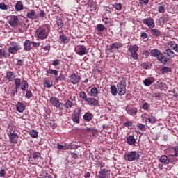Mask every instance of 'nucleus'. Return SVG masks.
Here are the masks:
<instances>
[{"label":"nucleus","instance_id":"nucleus-46","mask_svg":"<svg viewBox=\"0 0 178 178\" xmlns=\"http://www.w3.org/2000/svg\"><path fill=\"white\" fill-rule=\"evenodd\" d=\"M113 8L116 9V10H122V3H115L114 4H113Z\"/></svg>","mask_w":178,"mask_h":178},{"label":"nucleus","instance_id":"nucleus-33","mask_svg":"<svg viewBox=\"0 0 178 178\" xmlns=\"http://www.w3.org/2000/svg\"><path fill=\"white\" fill-rule=\"evenodd\" d=\"M99 176L102 178H106L108 176V170L106 169L103 168L99 172Z\"/></svg>","mask_w":178,"mask_h":178},{"label":"nucleus","instance_id":"nucleus-16","mask_svg":"<svg viewBox=\"0 0 178 178\" xmlns=\"http://www.w3.org/2000/svg\"><path fill=\"white\" fill-rule=\"evenodd\" d=\"M168 48L173 49L177 54H178V44L175 41H170L168 42Z\"/></svg>","mask_w":178,"mask_h":178},{"label":"nucleus","instance_id":"nucleus-11","mask_svg":"<svg viewBox=\"0 0 178 178\" xmlns=\"http://www.w3.org/2000/svg\"><path fill=\"white\" fill-rule=\"evenodd\" d=\"M5 78L6 80H8V81H14V80L16 79V74L12 71H8Z\"/></svg>","mask_w":178,"mask_h":178},{"label":"nucleus","instance_id":"nucleus-1","mask_svg":"<svg viewBox=\"0 0 178 178\" xmlns=\"http://www.w3.org/2000/svg\"><path fill=\"white\" fill-rule=\"evenodd\" d=\"M38 40H47L49 34V31L45 26H40L35 31Z\"/></svg>","mask_w":178,"mask_h":178},{"label":"nucleus","instance_id":"nucleus-8","mask_svg":"<svg viewBox=\"0 0 178 178\" xmlns=\"http://www.w3.org/2000/svg\"><path fill=\"white\" fill-rule=\"evenodd\" d=\"M81 115V109L78 108L72 115V119L74 123H80V115Z\"/></svg>","mask_w":178,"mask_h":178},{"label":"nucleus","instance_id":"nucleus-28","mask_svg":"<svg viewBox=\"0 0 178 178\" xmlns=\"http://www.w3.org/2000/svg\"><path fill=\"white\" fill-rule=\"evenodd\" d=\"M57 149L60 151L66 150V149H72V146L70 145H62L59 143L57 144Z\"/></svg>","mask_w":178,"mask_h":178},{"label":"nucleus","instance_id":"nucleus-24","mask_svg":"<svg viewBox=\"0 0 178 178\" xmlns=\"http://www.w3.org/2000/svg\"><path fill=\"white\" fill-rule=\"evenodd\" d=\"M127 143L129 145H134L136 144V138L133 136H129L127 138Z\"/></svg>","mask_w":178,"mask_h":178},{"label":"nucleus","instance_id":"nucleus-62","mask_svg":"<svg viewBox=\"0 0 178 178\" xmlns=\"http://www.w3.org/2000/svg\"><path fill=\"white\" fill-rule=\"evenodd\" d=\"M113 12V9L110 7H106V13H112Z\"/></svg>","mask_w":178,"mask_h":178},{"label":"nucleus","instance_id":"nucleus-36","mask_svg":"<svg viewBox=\"0 0 178 178\" xmlns=\"http://www.w3.org/2000/svg\"><path fill=\"white\" fill-rule=\"evenodd\" d=\"M63 109H65V107L66 109H70L72 106H73V102L70 100H67L65 104H63Z\"/></svg>","mask_w":178,"mask_h":178},{"label":"nucleus","instance_id":"nucleus-61","mask_svg":"<svg viewBox=\"0 0 178 178\" xmlns=\"http://www.w3.org/2000/svg\"><path fill=\"white\" fill-rule=\"evenodd\" d=\"M17 65L18 66L19 69L23 66V60H18L17 63Z\"/></svg>","mask_w":178,"mask_h":178},{"label":"nucleus","instance_id":"nucleus-37","mask_svg":"<svg viewBox=\"0 0 178 178\" xmlns=\"http://www.w3.org/2000/svg\"><path fill=\"white\" fill-rule=\"evenodd\" d=\"M44 86L47 88H51L52 86V83H51V81L48 79V78H45L44 80Z\"/></svg>","mask_w":178,"mask_h":178},{"label":"nucleus","instance_id":"nucleus-30","mask_svg":"<svg viewBox=\"0 0 178 178\" xmlns=\"http://www.w3.org/2000/svg\"><path fill=\"white\" fill-rule=\"evenodd\" d=\"M15 8L17 12H20V10H23V2L17 1Z\"/></svg>","mask_w":178,"mask_h":178},{"label":"nucleus","instance_id":"nucleus-25","mask_svg":"<svg viewBox=\"0 0 178 178\" xmlns=\"http://www.w3.org/2000/svg\"><path fill=\"white\" fill-rule=\"evenodd\" d=\"M56 23L58 29H60V30L63 29V21L62 20V18L60 17H57Z\"/></svg>","mask_w":178,"mask_h":178},{"label":"nucleus","instance_id":"nucleus-6","mask_svg":"<svg viewBox=\"0 0 178 178\" xmlns=\"http://www.w3.org/2000/svg\"><path fill=\"white\" fill-rule=\"evenodd\" d=\"M19 17L16 15H10L8 16V24H10V27H16L19 26Z\"/></svg>","mask_w":178,"mask_h":178},{"label":"nucleus","instance_id":"nucleus-9","mask_svg":"<svg viewBox=\"0 0 178 178\" xmlns=\"http://www.w3.org/2000/svg\"><path fill=\"white\" fill-rule=\"evenodd\" d=\"M8 136L10 138V142L13 144H16L17 143V141L19 140V135H17V134L10 131H8Z\"/></svg>","mask_w":178,"mask_h":178},{"label":"nucleus","instance_id":"nucleus-20","mask_svg":"<svg viewBox=\"0 0 178 178\" xmlns=\"http://www.w3.org/2000/svg\"><path fill=\"white\" fill-rule=\"evenodd\" d=\"M160 162L163 165H169L170 163V159L168 158V156L163 155L160 157Z\"/></svg>","mask_w":178,"mask_h":178},{"label":"nucleus","instance_id":"nucleus-2","mask_svg":"<svg viewBox=\"0 0 178 178\" xmlns=\"http://www.w3.org/2000/svg\"><path fill=\"white\" fill-rule=\"evenodd\" d=\"M124 159L129 162H133V161L140 159V154L136 151L129 152L124 156Z\"/></svg>","mask_w":178,"mask_h":178},{"label":"nucleus","instance_id":"nucleus-27","mask_svg":"<svg viewBox=\"0 0 178 178\" xmlns=\"http://www.w3.org/2000/svg\"><path fill=\"white\" fill-rule=\"evenodd\" d=\"M14 83H15V88L16 90H19L20 88V86H22V80L20 78H15L14 79Z\"/></svg>","mask_w":178,"mask_h":178},{"label":"nucleus","instance_id":"nucleus-18","mask_svg":"<svg viewBox=\"0 0 178 178\" xmlns=\"http://www.w3.org/2000/svg\"><path fill=\"white\" fill-rule=\"evenodd\" d=\"M86 102H88L89 105H92L93 106H97V105H98L99 104L97 99L94 97H88V99H86Z\"/></svg>","mask_w":178,"mask_h":178},{"label":"nucleus","instance_id":"nucleus-55","mask_svg":"<svg viewBox=\"0 0 178 178\" xmlns=\"http://www.w3.org/2000/svg\"><path fill=\"white\" fill-rule=\"evenodd\" d=\"M140 38H142V40H147V38H148V34L145 32H143L140 35Z\"/></svg>","mask_w":178,"mask_h":178},{"label":"nucleus","instance_id":"nucleus-5","mask_svg":"<svg viewBox=\"0 0 178 178\" xmlns=\"http://www.w3.org/2000/svg\"><path fill=\"white\" fill-rule=\"evenodd\" d=\"M117 90L119 95H124V94H126V81H120L117 84Z\"/></svg>","mask_w":178,"mask_h":178},{"label":"nucleus","instance_id":"nucleus-51","mask_svg":"<svg viewBox=\"0 0 178 178\" xmlns=\"http://www.w3.org/2000/svg\"><path fill=\"white\" fill-rule=\"evenodd\" d=\"M26 93L25 95V97L27 98V99H30V98H31V97H33V92H31V90H26Z\"/></svg>","mask_w":178,"mask_h":178},{"label":"nucleus","instance_id":"nucleus-57","mask_svg":"<svg viewBox=\"0 0 178 178\" xmlns=\"http://www.w3.org/2000/svg\"><path fill=\"white\" fill-rule=\"evenodd\" d=\"M6 176V171L4 169L0 170V177H5Z\"/></svg>","mask_w":178,"mask_h":178},{"label":"nucleus","instance_id":"nucleus-50","mask_svg":"<svg viewBox=\"0 0 178 178\" xmlns=\"http://www.w3.org/2000/svg\"><path fill=\"white\" fill-rule=\"evenodd\" d=\"M97 31H100L101 33H102V31H104V30H105V26H104V24H97Z\"/></svg>","mask_w":178,"mask_h":178},{"label":"nucleus","instance_id":"nucleus-53","mask_svg":"<svg viewBox=\"0 0 178 178\" xmlns=\"http://www.w3.org/2000/svg\"><path fill=\"white\" fill-rule=\"evenodd\" d=\"M174 151H175V154H171V156L175 157V156H177L178 157V146H175L174 147Z\"/></svg>","mask_w":178,"mask_h":178},{"label":"nucleus","instance_id":"nucleus-23","mask_svg":"<svg viewBox=\"0 0 178 178\" xmlns=\"http://www.w3.org/2000/svg\"><path fill=\"white\" fill-rule=\"evenodd\" d=\"M156 58L158 60H159L160 62H163V63H166L168 62V58H166V57H165V55L161 53V51Z\"/></svg>","mask_w":178,"mask_h":178},{"label":"nucleus","instance_id":"nucleus-12","mask_svg":"<svg viewBox=\"0 0 178 178\" xmlns=\"http://www.w3.org/2000/svg\"><path fill=\"white\" fill-rule=\"evenodd\" d=\"M80 80H81L80 76L76 75L75 73L72 74L70 76V83H72V84H77L80 81Z\"/></svg>","mask_w":178,"mask_h":178},{"label":"nucleus","instance_id":"nucleus-48","mask_svg":"<svg viewBox=\"0 0 178 178\" xmlns=\"http://www.w3.org/2000/svg\"><path fill=\"white\" fill-rule=\"evenodd\" d=\"M168 20H169V17H168V15H165L164 17H161L159 19L160 23H166V22H168Z\"/></svg>","mask_w":178,"mask_h":178},{"label":"nucleus","instance_id":"nucleus-4","mask_svg":"<svg viewBox=\"0 0 178 178\" xmlns=\"http://www.w3.org/2000/svg\"><path fill=\"white\" fill-rule=\"evenodd\" d=\"M49 102L54 106L55 108H57V109H60V111H63V104L58 99V98L55 97H51L49 99Z\"/></svg>","mask_w":178,"mask_h":178},{"label":"nucleus","instance_id":"nucleus-19","mask_svg":"<svg viewBox=\"0 0 178 178\" xmlns=\"http://www.w3.org/2000/svg\"><path fill=\"white\" fill-rule=\"evenodd\" d=\"M149 31L153 37L158 38V37H160L161 35V31L156 28L155 29L152 28L149 30Z\"/></svg>","mask_w":178,"mask_h":178},{"label":"nucleus","instance_id":"nucleus-47","mask_svg":"<svg viewBox=\"0 0 178 178\" xmlns=\"http://www.w3.org/2000/svg\"><path fill=\"white\" fill-rule=\"evenodd\" d=\"M171 72L170 67H163L161 70V72L163 74V73H169Z\"/></svg>","mask_w":178,"mask_h":178},{"label":"nucleus","instance_id":"nucleus-63","mask_svg":"<svg viewBox=\"0 0 178 178\" xmlns=\"http://www.w3.org/2000/svg\"><path fill=\"white\" fill-rule=\"evenodd\" d=\"M45 17V11L40 10L39 13V17Z\"/></svg>","mask_w":178,"mask_h":178},{"label":"nucleus","instance_id":"nucleus-59","mask_svg":"<svg viewBox=\"0 0 178 178\" xmlns=\"http://www.w3.org/2000/svg\"><path fill=\"white\" fill-rule=\"evenodd\" d=\"M147 120L149 122V123H155V118H154L153 116L149 117Z\"/></svg>","mask_w":178,"mask_h":178},{"label":"nucleus","instance_id":"nucleus-26","mask_svg":"<svg viewBox=\"0 0 178 178\" xmlns=\"http://www.w3.org/2000/svg\"><path fill=\"white\" fill-rule=\"evenodd\" d=\"M19 46H17V44H15L13 47H10L8 48V52L10 54H16L17 52V51H19Z\"/></svg>","mask_w":178,"mask_h":178},{"label":"nucleus","instance_id":"nucleus-14","mask_svg":"<svg viewBox=\"0 0 178 178\" xmlns=\"http://www.w3.org/2000/svg\"><path fill=\"white\" fill-rule=\"evenodd\" d=\"M15 106L16 111H17L19 113H23V112H24V109H26V106L24 105V104L20 102H17Z\"/></svg>","mask_w":178,"mask_h":178},{"label":"nucleus","instance_id":"nucleus-56","mask_svg":"<svg viewBox=\"0 0 178 178\" xmlns=\"http://www.w3.org/2000/svg\"><path fill=\"white\" fill-rule=\"evenodd\" d=\"M125 127H131L133 126V122L128 121L123 124Z\"/></svg>","mask_w":178,"mask_h":178},{"label":"nucleus","instance_id":"nucleus-38","mask_svg":"<svg viewBox=\"0 0 178 178\" xmlns=\"http://www.w3.org/2000/svg\"><path fill=\"white\" fill-rule=\"evenodd\" d=\"M98 95V89L97 88H92L90 90V97H97Z\"/></svg>","mask_w":178,"mask_h":178},{"label":"nucleus","instance_id":"nucleus-32","mask_svg":"<svg viewBox=\"0 0 178 178\" xmlns=\"http://www.w3.org/2000/svg\"><path fill=\"white\" fill-rule=\"evenodd\" d=\"M154 78H150V79H145L143 81V84L146 86V87H149L152 83H154Z\"/></svg>","mask_w":178,"mask_h":178},{"label":"nucleus","instance_id":"nucleus-45","mask_svg":"<svg viewBox=\"0 0 178 178\" xmlns=\"http://www.w3.org/2000/svg\"><path fill=\"white\" fill-rule=\"evenodd\" d=\"M166 9L165 8V5H160L158 7L159 13H165Z\"/></svg>","mask_w":178,"mask_h":178},{"label":"nucleus","instance_id":"nucleus-34","mask_svg":"<svg viewBox=\"0 0 178 178\" xmlns=\"http://www.w3.org/2000/svg\"><path fill=\"white\" fill-rule=\"evenodd\" d=\"M27 88H29V83L26 80H23L22 81L21 90L22 91H26Z\"/></svg>","mask_w":178,"mask_h":178},{"label":"nucleus","instance_id":"nucleus-52","mask_svg":"<svg viewBox=\"0 0 178 178\" xmlns=\"http://www.w3.org/2000/svg\"><path fill=\"white\" fill-rule=\"evenodd\" d=\"M0 9H1V10H8V5L4 3H0Z\"/></svg>","mask_w":178,"mask_h":178},{"label":"nucleus","instance_id":"nucleus-13","mask_svg":"<svg viewBox=\"0 0 178 178\" xmlns=\"http://www.w3.org/2000/svg\"><path fill=\"white\" fill-rule=\"evenodd\" d=\"M126 111L129 115H131V116H136L137 115V108L136 107H130L127 106L126 107Z\"/></svg>","mask_w":178,"mask_h":178},{"label":"nucleus","instance_id":"nucleus-10","mask_svg":"<svg viewBox=\"0 0 178 178\" xmlns=\"http://www.w3.org/2000/svg\"><path fill=\"white\" fill-rule=\"evenodd\" d=\"M76 52L80 56H83V55H86L87 53V48L84 45H81L79 47H76Z\"/></svg>","mask_w":178,"mask_h":178},{"label":"nucleus","instance_id":"nucleus-41","mask_svg":"<svg viewBox=\"0 0 178 178\" xmlns=\"http://www.w3.org/2000/svg\"><path fill=\"white\" fill-rule=\"evenodd\" d=\"M29 134L33 138H37V137H38V131L34 129L30 131Z\"/></svg>","mask_w":178,"mask_h":178},{"label":"nucleus","instance_id":"nucleus-22","mask_svg":"<svg viewBox=\"0 0 178 178\" xmlns=\"http://www.w3.org/2000/svg\"><path fill=\"white\" fill-rule=\"evenodd\" d=\"M31 42H30L29 40H26L24 42V51H26V52L29 51H31Z\"/></svg>","mask_w":178,"mask_h":178},{"label":"nucleus","instance_id":"nucleus-43","mask_svg":"<svg viewBox=\"0 0 178 178\" xmlns=\"http://www.w3.org/2000/svg\"><path fill=\"white\" fill-rule=\"evenodd\" d=\"M79 97L86 102H87V99H88V98H87V95L86 94V92H83V91L80 92Z\"/></svg>","mask_w":178,"mask_h":178},{"label":"nucleus","instance_id":"nucleus-3","mask_svg":"<svg viewBox=\"0 0 178 178\" xmlns=\"http://www.w3.org/2000/svg\"><path fill=\"white\" fill-rule=\"evenodd\" d=\"M128 51L129 54H131L130 56L133 58L135 60H137L138 59V46L137 45H131L129 46Z\"/></svg>","mask_w":178,"mask_h":178},{"label":"nucleus","instance_id":"nucleus-64","mask_svg":"<svg viewBox=\"0 0 178 178\" xmlns=\"http://www.w3.org/2000/svg\"><path fill=\"white\" fill-rule=\"evenodd\" d=\"M52 65L53 66H58L59 65V60H53Z\"/></svg>","mask_w":178,"mask_h":178},{"label":"nucleus","instance_id":"nucleus-42","mask_svg":"<svg viewBox=\"0 0 178 178\" xmlns=\"http://www.w3.org/2000/svg\"><path fill=\"white\" fill-rule=\"evenodd\" d=\"M111 92L113 95H116L118 94V88L115 85L111 86Z\"/></svg>","mask_w":178,"mask_h":178},{"label":"nucleus","instance_id":"nucleus-21","mask_svg":"<svg viewBox=\"0 0 178 178\" xmlns=\"http://www.w3.org/2000/svg\"><path fill=\"white\" fill-rule=\"evenodd\" d=\"M94 118V115L91 113H86L83 115V119L85 122H91Z\"/></svg>","mask_w":178,"mask_h":178},{"label":"nucleus","instance_id":"nucleus-60","mask_svg":"<svg viewBox=\"0 0 178 178\" xmlns=\"http://www.w3.org/2000/svg\"><path fill=\"white\" fill-rule=\"evenodd\" d=\"M42 177L43 178H54V177H52V175H51L50 174H48V173H47V172H44V173L43 174V175H42Z\"/></svg>","mask_w":178,"mask_h":178},{"label":"nucleus","instance_id":"nucleus-40","mask_svg":"<svg viewBox=\"0 0 178 178\" xmlns=\"http://www.w3.org/2000/svg\"><path fill=\"white\" fill-rule=\"evenodd\" d=\"M8 56V53H6V50L4 49H0V59L2 58H6Z\"/></svg>","mask_w":178,"mask_h":178},{"label":"nucleus","instance_id":"nucleus-29","mask_svg":"<svg viewBox=\"0 0 178 178\" xmlns=\"http://www.w3.org/2000/svg\"><path fill=\"white\" fill-rule=\"evenodd\" d=\"M26 17H28V19H31L32 20H35V19H37L35 17V11L31 10V12L27 13Z\"/></svg>","mask_w":178,"mask_h":178},{"label":"nucleus","instance_id":"nucleus-44","mask_svg":"<svg viewBox=\"0 0 178 178\" xmlns=\"http://www.w3.org/2000/svg\"><path fill=\"white\" fill-rule=\"evenodd\" d=\"M152 66V65L149 63H143L141 64V67H143V69H151V67Z\"/></svg>","mask_w":178,"mask_h":178},{"label":"nucleus","instance_id":"nucleus-15","mask_svg":"<svg viewBox=\"0 0 178 178\" xmlns=\"http://www.w3.org/2000/svg\"><path fill=\"white\" fill-rule=\"evenodd\" d=\"M123 47V44L121 42H115L110 44V52H113V49H119V48H122Z\"/></svg>","mask_w":178,"mask_h":178},{"label":"nucleus","instance_id":"nucleus-35","mask_svg":"<svg viewBox=\"0 0 178 178\" xmlns=\"http://www.w3.org/2000/svg\"><path fill=\"white\" fill-rule=\"evenodd\" d=\"M46 73H47V74H53V76H58L59 71L50 68L46 71Z\"/></svg>","mask_w":178,"mask_h":178},{"label":"nucleus","instance_id":"nucleus-58","mask_svg":"<svg viewBox=\"0 0 178 178\" xmlns=\"http://www.w3.org/2000/svg\"><path fill=\"white\" fill-rule=\"evenodd\" d=\"M165 86H166V84H165V83H163V81H160L159 83V88H161V90H164Z\"/></svg>","mask_w":178,"mask_h":178},{"label":"nucleus","instance_id":"nucleus-49","mask_svg":"<svg viewBox=\"0 0 178 178\" xmlns=\"http://www.w3.org/2000/svg\"><path fill=\"white\" fill-rule=\"evenodd\" d=\"M33 159L35 161H38L39 158H41V153L40 152H34L33 154Z\"/></svg>","mask_w":178,"mask_h":178},{"label":"nucleus","instance_id":"nucleus-7","mask_svg":"<svg viewBox=\"0 0 178 178\" xmlns=\"http://www.w3.org/2000/svg\"><path fill=\"white\" fill-rule=\"evenodd\" d=\"M142 22L143 24L147 26L149 29H154L155 27V20L152 17L145 18Z\"/></svg>","mask_w":178,"mask_h":178},{"label":"nucleus","instance_id":"nucleus-39","mask_svg":"<svg viewBox=\"0 0 178 178\" xmlns=\"http://www.w3.org/2000/svg\"><path fill=\"white\" fill-rule=\"evenodd\" d=\"M159 54H161V50L153 49V50L151 51V55L154 58H157L158 55H159Z\"/></svg>","mask_w":178,"mask_h":178},{"label":"nucleus","instance_id":"nucleus-31","mask_svg":"<svg viewBox=\"0 0 178 178\" xmlns=\"http://www.w3.org/2000/svg\"><path fill=\"white\" fill-rule=\"evenodd\" d=\"M59 38L60 44H66V41H67V37H66V35H65L63 32H60Z\"/></svg>","mask_w":178,"mask_h":178},{"label":"nucleus","instance_id":"nucleus-54","mask_svg":"<svg viewBox=\"0 0 178 178\" xmlns=\"http://www.w3.org/2000/svg\"><path fill=\"white\" fill-rule=\"evenodd\" d=\"M143 109L144 111H148V108H149V104L147 102H145L142 106Z\"/></svg>","mask_w":178,"mask_h":178},{"label":"nucleus","instance_id":"nucleus-17","mask_svg":"<svg viewBox=\"0 0 178 178\" xmlns=\"http://www.w3.org/2000/svg\"><path fill=\"white\" fill-rule=\"evenodd\" d=\"M164 55L168 57V60H169V59H172V58L175 57V52L169 48L164 51Z\"/></svg>","mask_w":178,"mask_h":178}]
</instances>
